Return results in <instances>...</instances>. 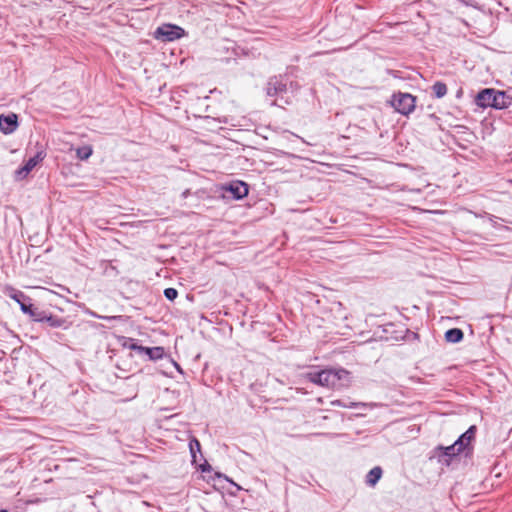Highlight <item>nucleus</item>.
<instances>
[{"label": "nucleus", "instance_id": "39448f33", "mask_svg": "<svg viewBox=\"0 0 512 512\" xmlns=\"http://www.w3.org/2000/svg\"><path fill=\"white\" fill-rule=\"evenodd\" d=\"M13 300H15L19 305L20 309L24 314L29 315L34 321V315L40 314L42 310L31 303V298L26 296L22 291L13 290L9 295Z\"/></svg>", "mask_w": 512, "mask_h": 512}, {"label": "nucleus", "instance_id": "20e7f679", "mask_svg": "<svg viewBox=\"0 0 512 512\" xmlns=\"http://www.w3.org/2000/svg\"><path fill=\"white\" fill-rule=\"evenodd\" d=\"M461 452L462 450L455 443L449 446L439 445L434 449V456L438 459L439 463L449 466L453 458L457 457Z\"/></svg>", "mask_w": 512, "mask_h": 512}, {"label": "nucleus", "instance_id": "f8f14e48", "mask_svg": "<svg viewBox=\"0 0 512 512\" xmlns=\"http://www.w3.org/2000/svg\"><path fill=\"white\" fill-rule=\"evenodd\" d=\"M34 321L45 322L53 328L63 327L66 324L65 319L54 316L44 310H42L40 314L34 315Z\"/></svg>", "mask_w": 512, "mask_h": 512}, {"label": "nucleus", "instance_id": "a211bd4d", "mask_svg": "<svg viewBox=\"0 0 512 512\" xmlns=\"http://www.w3.org/2000/svg\"><path fill=\"white\" fill-rule=\"evenodd\" d=\"M331 405H333V406H339V407H343V408H359V407H366V404H365V403H361V402H353V401H350V400H341V399L333 400V401L331 402Z\"/></svg>", "mask_w": 512, "mask_h": 512}, {"label": "nucleus", "instance_id": "aec40b11", "mask_svg": "<svg viewBox=\"0 0 512 512\" xmlns=\"http://www.w3.org/2000/svg\"><path fill=\"white\" fill-rule=\"evenodd\" d=\"M93 153L92 147L89 145L81 146L76 149L77 158L87 160Z\"/></svg>", "mask_w": 512, "mask_h": 512}, {"label": "nucleus", "instance_id": "f257e3e1", "mask_svg": "<svg viewBox=\"0 0 512 512\" xmlns=\"http://www.w3.org/2000/svg\"><path fill=\"white\" fill-rule=\"evenodd\" d=\"M305 377L313 384L332 389L348 386L351 382V374L344 368L311 371Z\"/></svg>", "mask_w": 512, "mask_h": 512}, {"label": "nucleus", "instance_id": "dca6fc26", "mask_svg": "<svg viewBox=\"0 0 512 512\" xmlns=\"http://www.w3.org/2000/svg\"><path fill=\"white\" fill-rule=\"evenodd\" d=\"M382 468L380 466L373 467L366 475V484L375 486L382 476Z\"/></svg>", "mask_w": 512, "mask_h": 512}, {"label": "nucleus", "instance_id": "7ed1b4c3", "mask_svg": "<svg viewBox=\"0 0 512 512\" xmlns=\"http://www.w3.org/2000/svg\"><path fill=\"white\" fill-rule=\"evenodd\" d=\"M184 35V29L174 24H163L154 32V37L163 42L174 41L180 39Z\"/></svg>", "mask_w": 512, "mask_h": 512}, {"label": "nucleus", "instance_id": "b1692460", "mask_svg": "<svg viewBox=\"0 0 512 512\" xmlns=\"http://www.w3.org/2000/svg\"><path fill=\"white\" fill-rule=\"evenodd\" d=\"M199 468L202 472H208L211 470V465L206 460H204V462L199 465Z\"/></svg>", "mask_w": 512, "mask_h": 512}, {"label": "nucleus", "instance_id": "2eb2a0df", "mask_svg": "<svg viewBox=\"0 0 512 512\" xmlns=\"http://www.w3.org/2000/svg\"><path fill=\"white\" fill-rule=\"evenodd\" d=\"M464 333L460 328H451L445 332V340L449 343H459L463 340Z\"/></svg>", "mask_w": 512, "mask_h": 512}, {"label": "nucleus", "instance_id": "6ab92c4d", "mask_svg": "<svg viewBox=\"0 0 512 512\" xmlns=\"http://www.w3.org/2000/svg\"><path fill=\"white\" fill-rule=\"evenodd\" d=\"M432 91L437 98H442L447 94V86L444 82L437 81L432 86Z\"/></svg>", "mask_w": 512, "mask_h": 512}, {"label": "nucleus", "instance_id": "6e6552de", "mask_svg": "<svg viewBox=\"0 0 512 512\" xmlns=\"http://www.w3.org/2000/svg\"><path fill=\"white\" fill-rule=\"evenodd\" d=\"M44 151H38L33 157L29 158L25 164L15 171L16 179H24L36 165L45 158Z\"/></svg>", "mask_w": 512, "mask_h": 512}, {"label": "nucleus", "instance_id": "1a4fd4ad", "mask_svg": "<svg viewBox=\"0 0 512 512\" xmlns=\"http://www.w3.org/2000/svg\"><path fill=\"white\" fill-rule=\"evenodd\" d=\"M18 116L15 113L0 115V131L6 135L13 133L18 128Z\"/></svg>", "mask_w": 512, "mask_h": 512}, {"label": "nucleus", "instance_id": "5701e85b", "mask_svg": "<svg viewBox=\"0 0 512 512\" xmlns=\"http://www.w3.org/2000/svg\"><path fill=\"white\" fill-rule=\"evenodd\" d=\"M124 346L130 348L131 350L137 351V352H139V348H143V346L138 345L136 343L135 339H133V338H128L125 341Z\"/></svg>", "mask_w": 512, "mask_h": 512}, {"label": "nucleus", "instance_id": "ddd939ff", "mask_svg": "<svg viewBox=\"0 0 512 512\" xmlns=\"http://www.w3.org/2000/svg\"><path fill=\"white\" fill-rule=\"evenodd\" d=\"M512 104V97L505 91L495 90V98L493 108L505 109Z\"/></svg>", "mask_w": 512, "mask_h": 512}, {"label": "nucleus", "instance_id": "412c9836", "mask_svg": "<svg viewBox=\"0 0 512 512\" xmlns=\"http://www.w3.org/2000/svg\"><path fill=\"white\" fill-rule=\"evenodd\" d=\"M216 477L219 479H224L225 481L229 482L235 490H229V493L233 496L237 494L238 491L242 490V487H240L238 484L234 483L228 476L222 474V473H216Z\"/></svg>", "mask_w": 512, "mask_h": 512}, {"label": "nucleus", "instance_id": "393cba45", "mask_svg": "<svg viewBox=\"0 0 512 512\" xmlns=\"http://www.w3.org/2000/svg\"><path fill=\"white\" fill-rule=\"evenodd\" d=\"M190 194V190L189 189H186L183 193H182V197L185 199L188 197V195Z\"/></svg>", "mask_w": 512, "mask_h": 512}, {"label": "nucleus", "instance_id": "0eeeda50", "mask_svg": "<svg viewBox=\"0 0 512 512\" xmlns=\"http://www.w3.org/2000/svg\"><path fill=\"white\" fill-rule=\"evenodd\" d=\"M476 431L477 427L472 425L454 442L466 456L472 452L471 442L475 439Z\"/></svg>", "mask_w": 512, "mask_h": 512}, {"label": "nucleus", "instance_id": "9b49d317", "mask_svg": "<svg viewBox=\"0 0 512 512\" xmlns=\"http://www.w3.org/2000/svg\"><path fill=\"white\" fill-rule=\"evenodd\" d=\"M495 98V89L493 88H485L478 92L475 98V103L477 106L482 108L491 107L493 108Z\"/></svg>", "mask_w": 512, "mask_h": 512}, {"label": "nucleus", "instance_id": "4be33fe9", "mask_svg": "<svg viewBox=\"0 0 512 512\" xmlns=\"http://www.w3.org/2000/svg\"><path fill=\"white\" fill-rule=\"evenodd\" d=\"M163 293L165 298L169 301H174L178 297V291L172 287L166 288Z\"/></svg>", "mask_w": 512, "mask_h": 512}, {"label": "nucleus", "instance_id": "4468645a", "mask_svg": "<svg viewBox=\"0 0 512 512\" xmlns=\"http://www.w3.org/2000/svg\"><path fill=\"white\" fill-rule=\"evenodd\" d=\"M139 353H144L149 357L150 360H159L162 359L165 351L163 347L156 346V347H144L139 348Z\"/></svg>", "mask_w": 512, "mask_h": 512}, {"label": "nucleus", "instance_id": "a878e982", "mask_svg": "<svg viewBox=\"0 0 512 512\" xmlns=\"http://www.w3.org/2000/svg\"><path fill=\"white\" fill-rule=\"evenodd\" d=\"M0 512H8V511H7V510L2 509V510H0Z\"/></svg>", "mask_w": 512, "mask_h": 512}, {"label": "nucleus", "instance_id": "423d86ee", "mask_svg": "<svg viewBox=\"0 0 512 512\" xmlns=\"http://www.w3.org/2000/svg\"><path fill=\"white\" fill-rule=\"evenodd\" d=\"M288 78L286 75H276L269 78L266 94L270 97L282 95L287 91Z\"/></svg>", "mask_w": 512, "mask_h": 512}, {"label": "nucleus", "instance_id": "9d476101", "mask_svg": "<svg viewBox=\"0 0 512 512\" xmlns=\"http://www.w3.org/2000/svg\"><path fill=\"white\" fill-rule=\"evenodd\" d=\"M224 189L226 192L230 193L235 200L243 199L249 193V186L243 181H233Z\"/></svg>", "mask_w": 512, "mask_h": 512}, {"label": "nucleus", "instance_id": "f3484780", "mask_svg": "<svg viewBox=\"0 0 512 512\" xmlns=\"http://www.w3.org/2000/svg\"><path fill=\"white\" fill-rule=\"evenodd\" d=\"M189 449L192 457V463L196 464L198 462L197 453L200 454V458H203V455L201 453V444L197 438L193 437L190 440Z\"/></svg>", "mask_w": 512, "mask_h": 512}, {"label": "nucleus", "instance_id": "f03ea898", "mask_svg": "<svg viewBox=\"0 0 512 512\" xmlns=\"http://www.w3.org/2000/svg\"><path fill=\"white\" fill-rule=\"evenodd\" d=\"M391 104L398 113L408 116L415 110L416 97L409 93L399 92L393 95Z\"/></svg>", "mask_w": 512, "mask_h": 512}]
</instances>
